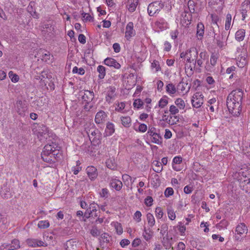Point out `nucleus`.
<instances>
[{
    "mask_svg": "<svg viewBox=\"0 0 250 250\" xmlns=\"http://www.w3.org/2000/svg\"><path fill=\"white\" fill-rule=\"evenodd\" d=\"M218 57L216 54H212L210 58V63L212 66L216 64Z\"/></svg>",
    "mask_w": 250,
    "mask_h": 250,
    "instance_id": "56",
    "label": "nucleus"
},
{
    "mask_svg": "<svg viewBox=\"0 0 250 250\" xmlns=\"http://www.w3.org/2000/svg\"><path fill=\"white\" fill-rule=\"evenodd\" d=\"M182 162V158L181 156H176L175 157L172 161V168L173 169L176 171H178L176 167L174 166L175 164H180Z\"/></svg>",
    "mask_w": 250,
    "mask_h": 250,
    "instance_id": "33",
    "label": "nucleus"
},
{
    "mask_svg": "<svg viewBox=\"0 0 250 250\" xmlns=\"http://www.w3.org/2000/svg\"><path fill=\"white\" fill-rule=\"evenodd\" d=\"M52 156L53 157L52 154L47 153L44 152H42L41 153V157L43 161L50 164L55 162V161L52 159Z\"/></svg>",
    "mask_w": 250,
    "mask_h": 250,
    "instance_id": "18",
    "label": "nucleus"
},
{
    "mask_svg": "<svg viewBox=\"0 0 250 250\" xmlns=\"http://www.w3.org/2000/svg\"><path fill=\"white\" fill-rule=\"evenodd\" d=\"M134 35L133 23L132 22H129L126 26L125 37L130 38Z\"/></svg>",
    "mask_w": 250,
    "mask_h": 250,
    "instance_id": "17",
    "label": "nucleus"
},
{
    "mask_svg": "<svg viewBox=\"0 0 250 250\" xmlns=\"http://www.w3.org/2000/svg\"><path fill=\"white\" fill-rule=\"evenodd\" d=\"M65 250H78V242L74 239L67 241L64 244Z\"/></svg>",
    "mask_w": 250,
    "mask_h": 250,
    "instance_id": "9",
    "label": "nucleus"
},
{
    "mask_svg": "<svg viewBox=\"0 0 250 250\" xmlns=\"http://www.w3.org/2000/svg\"><path fill=\"white\" fill-rule=\"evenodd\" d=\"M166 91L170 94H173L176 92V88L172 83H169L166 86Z\"/></svg>",
    "mask_w": 250,
    "mask_h": 250,
    "instance_id": "28",
    "label": "nucleus"
},
{
    "mask_svg": "<svg viewBox=\"0 0 250 250\" xmlns=\"http://www.w3.org/2000/svg\"><path fill=\"white\" fill-rule=\"evenodd\" d=\"M243 92L240 89L232 91L228 96L226 104L229 111L234 116L238 117L242 111Z\"/></svg>",
    "mask_w": 250,
    "mask_h": 250,
    "instance_id": "1",
    "label": "nucleus"
},
{
    "mask_svg": "<svg viewBox=\"0 0 250 250\" xmlns=\"http://www.w3.org/2000/svg\"><path fill=\"white\" fill-rule=\"evenodd\" d=\"M151 67L153 68H155L156 69V71H158L161 69L159 62L156 60H154L151 63Z\"/></svg>",
    "mask_w": 250,
    "mask_h": 250,
    "instance_id": "52",
    "label": "nucleus"
},
{
    "mask_svg": "<svg viewBox=\"0 0 250 250\" xmlns=\"http://www.w3.org/2000/svg\"><path fill=\"white\" fill-rule=\"evenodd\" d=\"M9 76L11 78L12 82L16 83L19 80V77L18 75L14 73L12 71H10L9 72Z\"/></svg>",
    "mask_w": 250,
    "mask_h": 250,
    "instance_id": "40",
    "label": "nucleus"
},
{
    "mask_svg": "<svg viewBox=\"0 0 250 250\" xmlns=\"http://www.w3.org/2000/svg\"><path fill=\"white\" fill-rule=\"evenodd\" d=\"M91 234L94 237L100 235L101 232L96 227H93L90 230Z\"/></svg>",
    "mask_w": 250,
    "mask_h": 250,
    "instance_id": "43",
    "label": "nucleus"
},
{
    "mask_svg": "<svg viewBox=\"0 0 250 250\" xmlns=\"http://www.w3.org/2000/svg\"><path fill=\"white\" fill-rule=\"evenodd\" d=\"M155 25L161 30H164L167 28V24L163 19H161L155 22Z\"/></svg>",
    "mask_w": 250,
    "mask_h": 250,
    "instance_id": "25",
    "label": "nucleus"
},
{
    "mask_svg": "<svg viewBox=\"0 0 250 250\" xmlns=\"http://www.w3.org/2000/svg\"><path fill=\"white\" fill-rule=\"evenodd\" d=\"M109 185L110 187L117 191H119L122 188L123 184L121 181L116 179H112Z\"/></svg>",
    "mask_w": 250,
    "mask_h": 250,
    "instance_id": "15",
    "label": "nucleus"
},
{
    "mask_svg": "<svg viewBox=\"0 0 250 250\" xmlns=\"http://www.w3.org/2000/svg\"><path fill=\"white\" fill-rule=\"evenodd\" d=\"M164 6V3L155 1L149 4L147 7V12L150 16H153L158 13Z\"/></svg>",
    "mask_w": 250,
    "mask_h": 250,
    "instance_id": "3",
    "label": "nucleus"
},
{
    "mask_svg": "<svg viewBox=\"0 0 250 250\" xmlns=\"http://www.w3.org/2000/svg\"><path fill=\"white\" fill-rule=\"evenodd\" d=\"M115 131L114 126L113 124L108 122L105 129V133L107 136L111 135Z\"/></svg>",
    "mask_w": 250,
    "mask_h": 250,
    "instance_id": "24",
    "label": "nucleus"
},
{
    "mask_svg": "<svg viewBox=\"0 0 250 250\" xmlns=\"http://www.w3.org/2000/svg\"><path fill=\"white\" fill-rule=\"evenodd\" d=\"M156 216L158 218H162L163 216V212L161 207H157L155 209Z\"/></svg>",
    "mask_w": 250,
    "mask_h": 250,
    "instance_id": "48",
    "label": "nucleus"
},
{
    "mask_svg": "<svg viewBox=\"0 0 250 250\" xmlns=\"http://www.w3.org/2000/svg\"><path fill=\"white\" fill-rule=\"evenodd\" d=\"M188 7L190 13H193L195 11V3L193 0H189L188 1Z\"/></svg>",
    "mask_w": 250,
    "mask_h": 250,
    "instance_id": "44",
    "label": "nucleus"
},
{
    "mask_svg": "<svg viewBox=\"0 0 250 250\" xmlns=\"http://www.w3.org/2000/svg\"><path fill=\"white\" fill-rule=\"evenodd\" d=\"M115 90H116V88L114 87H112V86H110L109 88H108V91H107V95H108V96L110 97H115V96H116V94H115Z\"/></svg>",
    "mask_w": 250,
    "mask_h": 250,
    "instance_id": "46",
    "label": "nucleus"
},
{
    "mask_svg": "<svg viewBox=\"0 0 250 250\" xmlns=\"http://www.w3.org/2000/svg\"><path fill=\"white\" fill-rule=\"evenodd\" d=\"M82 15L83 18V20L85 22H86L87 21H93V18L88 13L83 12L82 14Z\"/></svg>",
    "mask_w": 250,
    "mask_h": 250,
    "instance_id": "39",
    "label": "nucleus"
},
{
    "mask_svg": "<svg viewBox=\"0 0 250 250\" xmlns=\"http://www.w3.org/2000/svg\"><path fill=\"white\" fill-rule=\"evenodd\" d=\"M192 191L193 188L190 185H187L184 188V191L186 194H190Z\"/></svg>",
    "mask_w": 250,
    "mask_h": 250,
    "instance_id": "57",
    "label": "nucleus"
},
{
    "mask_svg": "<svg viewBox=\"0 0 250 250\" xmlns=\"http://www.w3.org/2000/svg\"><path fill=\"white\" fill-rule=\"evenodd\" d=\"M106 166L111 169H114L116 167V165L114 162L111 159H108L106 162Z\"/></svg>",
    "mask_w": 250,
    "mask_h": 250,
    "instance_id": "47",
    "label": "nucleus"
},
{
    "mask_svg": "<svg viewBox=\"0 0 250 250\" xmlns=\"http://www.w3.org/2000/svg\"><path fill=\"white\" fill-rule=\"evenodd\" d=\"M0 195L4 199H8L11 197V193L7 187H4L0 190Z\"/></svg>",
    "mask_w": 250,
    "mask_h": 250,
    "instance_id": "20",
    "label": "nucleus"
},
{
    "mask_svg": "<svg viewBox=\"0 0 250 250\" xmlns=\"http://www.w3.org/2000/svg\"><path fill=\"white\" fill-rule=\"evenodd\" d=\"M169 112L172 115H175L179 112L178 108L174 105H172L169 107Z\"/></svg>",
    "mask_w": 250,
    "mask_h": 250,
    "instance_id": "53",
    "label": "nucleus"
},
{
    "mask_svg": "<svg viewBox=\"0 0 250 250\" xmlns=\"http://www.w3.org/2000/svg\"><path fill=\"white\" fill-rule=\"evenodd\" d=\"M204 96L200 92H197L193 95L191 99L192 105L194 107L199 108L203 104Z\"/></svg>",
    "mask_w": 250,
    "mask_h": 250,
    "instance_id": "6",
    "label": "nucleus"
},
{
    "mask_svg": "<svg viewBox=\"0 0 250 250\" xmlns=\"http://www.w3.org/2000/svg\"><path fill=\"white\" fill-rule=\"evenodd\" d=\"M34 5V2H30L29 5L27 7V11L34 18H39V14L33 8V6Z\"/></svg>",
    "mask_w": 250,
    "mask_h": 250,
    "instance_id": "23",
    "label": "nucleus"
},
{
    "mask_svg": "<svg viewBox=\"0 0 250 250\" xmlns=\"http://www.w3.org/2000/svg\"><path fill=\"white\" fill-rule=\"evenodd\" d=\"M248 230L247 227L244 223H242L238 225L235 229L236 233L235 235V239L237 241H241L243 239V235L244 234H246Z\"/></svg>",
    "mask_w": 250,
    "mask_h": 250,
    "instance_id": "4",
    "label": "nucleus"
},
{
    "mask_svg": "<svg viewBox=\"0 0 250 250\" xmlns=\"http://www.w3.org/2000/svg\"><path fill=\"white\" fill-rule=\"evenodd\" d=\"M168 104V101L167 99L162 98L159 102V106L161 108H164Z\"/></svg>",
    "mask_w": 250,
    "mask_h": 250,
    "instance_id": "54",
    "label": "nucleus"
},
{
    "mask_svg": "<svg viewBox=\"0 0 250 250\" xmlns=\"http://www.w3.org/2000/svg\"><path fill=\"white\" fill-rule=\"evenodd\" d=\"M27 245L30 247H36L40 246H47V244H45L44 243L38 239H28L26 240Z\"/></svg>",
    "mask_w": 250,
    "mask_h": 250,
    "instance_id": "13",
    "label": "nucleus"
},
{
    "mask_svg": "<svg viewBox=\"0 0 250 250\" xmlns=\"http://www.w3.org/2000/svg\"><path fill=\"white\" fill-rule=\"evenodd\" d=\"M214 33V39L216 41L217 46L220 48L223 47L224 46V41L225 40L226 32H222L221 35Z\"/></svg>",
    "mask_w": 250,
    "mask_h": 250,
    "instance_id": "7",
    "label": "nucleus"
},
{
    "mask_svg": "<svg viewBox=\"0 0 250 250\" xmlns=\"http://www.w3.org/2000/svg\"><path fill=\"white\" fill-rule=\"evenodd\" d=\"M108 190L107 188H104L102 189L100 195L102 197L107 198L108 197Z\"/></svg>",
    "mask_w": 250,
    "mask_h": 250,
    "instance_id": "60",
    "label": "nucleus"
},
{
    "mask_svg": "<svg viewBox=\"0 0 250 250\" xmlns=\"http://www.w3.org/2000/svg\"><path fill=\"white\" fill-rule=\"evenodd\" d=\"M146 218L149 226L151 227H153L155 223L153 215L150 213H148L146 215Z\"/></svg>",
    "mask_w": 250,
    "mask_h": 250,
    "instance_id": "29",
    "label": "nucleus"
},
{
    "mask_svg": "<svg viewBox=\"0 0 250 250\" xmlns=\"http://www.w3.org/2000/svg\"><path fill=\"white\" fill-rule=\"evenodd\" d=\"M248 9L246 7H242V9H241V14L242 17V20L244 21L245 18H246L247 16V12H248Z\"/></svg>",
    "mask_w": 250,
    "mask_h": 250,
    "instance_id": "61",
    "label": "nucleus"
},
{
    "mask_svg": "<svg viewBox=\"0 0 250 250\" xmlns=\"http://www.w3.org/2000/svg\"><path fill=\"white\" fill-rule=\"evenodd\" d=\"M97 71L99 73V78L101 79H104L105 75V68L103 65H99Z\"/></svg>",
    "mask_w": 250,
    "mask_h": 250,
    "instance_id": "27",
    "label": "nucleus"
},
{
    "mask_svg": "<svg viewBox=\"0 0 250 250\" xmlns=\"http://www.w3.org/2000/svg\"><path fill=\"white\" fill-rule=\"evenodd\" d=\"M104 63L110 67H113L116 69H120L121 64L114 59L112 58H107L104 61Z\"/></svg>",
    "mask_w": 250,
    "mask_h": 250,
    "instance_id": "12",
    "label": "nucleus"
},
{
    "mask_svg": "<svg viewBox=\"0 0 250 250\" xmlns=\"http://www.w3.org/2000/svg\"><path fill=\"white\" fill-rule=\"evenodd\" d=\"M38 226L40 229H46L49 226V223L47 220L40 221L38 223Z\"/></svg>",
    "mask_w": 250,
    "mask_h": 250,
    "instance_id": "38",
    "label": "nucleus"
},
{
    "mask_svg": "<svg viewBox=\"0 0 250 250\" xmlns=\"http://www.w3.org/2000/svg\"><path fill=\"white\" fill-rule=\"evenodd\" d=\"M144 104V102L140 99H137L134 100L133 103V106L139 109Z\"/></svg>",
    "mask_w": 250,
    "mask_h": 250,
    "instance_id": "41",
    "label": "nucleus"
},
{
    "mask_svg": "<svg viewBox=\"0 0 250 250\" xmlns=\"http://www.w3.org/2000/svg\"><path fill=\"white\" fill-rule=\"evenodd\" d=\"M86 171L87 175L91 180H94L98 176L97 168L93 166H89L87 167Z\"/></svg>",
    "mask_w": 250,
    "mask_h": 250,
    "instance_id": "11",
    "label": "nucleus"
},
{
    "mask_svg": "<svg viewBox=\"0 0 250 250\" xmlns=\"http://www.w3.org/2000/svg\"><path fill=\"white\" fill-rule=\"evenodd\" d=\"M172 239V237H169L167 235L166 237L163 238V240L162 241V243L163 246L166 247H170L171 245V240Z\"/></svg>",
    "mask_w": 250,
    "mask_h": 250,
    "instance_id": "31",
    "label": "nucleus"
},
{
    "mask_svg": "<svg viewBox=\"0 0 250 250\" xmlns=\"http://www.w3.org/2000/svg\"><path fill=\"white\" fill-rule=\"evenodd\" d=\"M42 32L44 36L50 37L54 34V27L50 24H44L42 26Z\"/></svg>",
    "mask_w": 250,
    "mask_h": 250,
    "instance_id": "8",
    "label": "nucleus"
},
{
    "mask_svg": "<svg viewBox=\"0 0 250 250\" xmlns=\"http://www.w3.org/2000/svg\"><path fill=\"white\" fill-rule=\"evenodd\" d=\"M167 212L168 218L171 220H174L176 218V215L175 212L171 207L167 208Z\"/></svg>",
    "mask_w": 250,
    "mask_h": 250,
    "instance_id": "37",
    "label": "nucleus"
},
{
    "mask_svg": "<svg viewBox=\"0 0 250 250\" xmlns=\"http://www.w3.org/2000/svg\"><path fill=\"white\" fill-rule=\"evenodd\" d=\"M60 147H59L55 143L52 142L51 144H47L43 148L42 152L49 154H52L53 157L56 159L59 154Z\"/></svg>",
    "mask_w": 250,
    "mask_h": 250,
    "instance_id": "5",
    "label": "nucleus"
},
{
    "mask_svg": "<svg viewBox=\"0 0 250 250\" xmlns=\"http://www.w3.org/2000/svg\"><path fill=\"white\" fill-rule=\"evenodd\" d=\"M121 121L122 125L125 127H129L131 125V119L129 116H122Z\"/></svg>",
    "mask_w": 250,
    "mask_h": 250,
    "instance_id": "19",
    "label": "nucleus"
},
{
    "mask_svg": "<svg viewBox=\"0 0 250 250\" xmlns=\"http://www.w3.org/2000/svg\"><path fill=\"white\" fill-rule=\"evenodd\" d=\"M198 57V52L196 48L192 47L188 50L187 52V62L190 63L189 66L187 64V66L190 68L191 73L195 68L196 59Z\"/></svg>",
    "mask_w": 250,
    "mask_h": 250,
    "instance_id": "2",
    "label": "nucleus"
},
{
    "mask_svg": "<svg viewBox=\"0 0 250 250\" xmlns=\"http://www.w3.org/2000/svg\"><path fill=\"white\" fill-rule=\"evenodd\" d=\"M153 200L151 196H147L145 200V203L147 207H150L152 205Z\"/></svg>",
    "mask_w": 250,
    "mask_h": 250,
    "instance_id": "55",
    "label": "nucleus"
},
{
    "mask_svg": "<svg viewBox=\"0 0 250 250\" xmlns=\"http://www.w3.org/2000/svg\"><path fill=\"white\" fill-rule=\"evenodd\" d=\"M153 166V170L157 172L160 173L163 170V167L161 163L158 161L155 160L152 162Z\"/></svg>",
    "mask_w": 250,
    "mask_h": 250,
    "instance_id": "22",
    "label": "nucleus"
},
{
    "mask_svg": "<svg viewBox=\"0 0 250 250\" xmlns=\"http://www.w3.org/2000/svg\"><path fill=\"white\" fill-rule=\"evenodd\" d=\"M89 210H91L92 212H97V208H99V206L96 204L95 203L93 202L91 204H90L89 206Z\"/></svg>",
    "mask_w": 250,
    "mask_h": 250,
    "instance_id": "51",
    "label": "nucleus"
},
{
    "mask_svg": "<svg viewBox=\"0 0 250 250\" xmlns=\"http://www.w3.org/2000/svg\"><path fill=\"white\" fill-rule=\"evenodd\" d=\"M157 133L156 132V129L154 127H149L148 130L147 132V136L149 137H151L152 136H156V134Z\"/></svg>",
    "mask_w": 250,
    "mask_h": 250,
    "instance_id": "42",
    "label": "nucleus"
},
{
    "mask_svg": "<svg viewBox=\"0 0 250 250\" xmlns=\"http://www.w3.org/2000/svg\"><path fill=\"white\" fill-rule=\"evenodd\" d=\"M129 244V240L126 239H123L120 242V245L123 248H124L125 246L128 245Z\"/></svg>",
    "mask_w": 250,
    "mask_h": 250,
    "instance_id": "63",
    "label": "nucleus"
},
{
    "mask_svg": "<svg viewBox=\"0 0 250 250\" xmlns=\"http://www.w3.org/2000/svg\"><path fill=\"white\" fill-rule=\"evenodd\" d=\"M50 54L49 52L47 51H45V53H42V60H44L45 61H47V60H50Z\"/></svg>",
    "mask_w": 250,
    "mask_h": 250,
    "instance_id": "58",
    "label": "nucleus"
},
{
    "mask_svg": "<svg viewBox=\"0 0 250 250\" xmlns=\"http://www.w3.org/2000/svg\"><path fill=\"white\" fill-rule=\"evenodd\" d=\"M174 193L173 189L172 188H167L165 191V195L167 197L173 195Z\"/></svg>",
    "mask_w": 250,
    "mask_h": 250,
    "instance_id": "49",
    "label": "nucleus"
},
{
    "mask_svg": "<svg viewBox=\"0 0 250 250\" xmlns=\"http://www.w3.org/2000/svg\"><path fill=\"white\" fill-rule=\"evenodd\" d=\"M142 214L140 211H136L134 214V218L137 222H139L141 220Z\"/></svg>",
    "mask_w": 250,
    "mask_h": 250,
    "instance_id": "59",
    "label": "nucleus"
},
{
    "mask_svg": "<svg viewBox=\"0 0 250 250\" xmlns=\"http://www.w3.org/2000/svg\"><path fill=\"white\" fill-rule=\"evenodd\" d=\"M206 56V54L205 52H202L199 54L200 59H196V63L199 66H201L202 64H203V61L202 59H204L205 57Z\"/></svg>",
    "mask_w": 250,
    "mask_h": 250,
    "instance_id": "45",
    "label": "nucleus"
},
{
    "mask_svg": "<svg viewBox=\"0 0 250 250\" xmlns=\"http://www.w3.org/2000/svg\"><path fill=\"white\" fill-rule=\"evenodd\" d=\"M231 22V15L230 14H228L226 16L225 28L226 30L229 29L230 27Z\"/></svg>",
    "mask_w": 250,
    "mask_h": 250,
    "instance_id": "32",
    "label": "nucleus"
},
{
    "mask_svg": "<svg viewBox=\"0 0 250 250\" xmlns=\"http://www.w3.org/2000/svg\"><path fill=\"white\" fill-rule=\"evenodd\" d=\"M138 4V0H127L126 7L130 12H133L136 10Z\"/></svg>",
    "mask_w": 250,
    "mask_h": 250,
    "instance_id": "16",
    "label": "nucleus"
},
{
    "mask_svg": "<svg viewBox=\"0 0 250 250\" xmlns=\"http://www.w3.org/2000/svg\"><path fill=\"white\" fill-rule=\"evenodd\" d=\"M143 236L144 239L146 241H148L151 239L152 237V232L150 229L146 230V228H145Z\"/></svg>",
    "mask_w": 250,
    "mask_h": 250,
    "instance_id": "30",
    "label": "nucleus"
},
{
    "mask_svg": "<svg viewBox=\"0 0 250 250\" xmlns=\"http://www.w3.org/2000/svg\"><path fill=\"white\" fill-rule=\"evenodd\" d=\"M204 25L201 23H198L197 26V36L202 37L204 34Z\"/></svg>",
    "mask_w": 250,
    "mask_h": 250,
    "instance_id": "26",
    "label": "nucleus"
},
{
    "mask_svg": "<svg viewBox=\"0 0 250 250\" xmlns=\"http://www.w3.org/2000/svg\"><path fill=\"white\" fill-rule=\"evenodd\" d=\"M242 7H246L250 10V0H245L241 4Z\"/></svg>",
    "mask_w": 250,
    "mask_h": 250,
    "instance_id": "62",
    "label": "nucleus"
},
{
    "mask_svg": "<svg viewBox=\"0 0 250 250\" xmlns=\"http://www.w3.org/2000/svg\"><path fill=\"white\" fill-rule=\"evenodd\" d=\"M175 104L180 109H183L185 107V103L184 100L181 98L177 99L175 101Z\"/></svg>",
    "mask_w": 250,
    "mask_h": 250,
    "instance_id": "35",
    "label": "nucleus"
},
{
    "mask_svg": "<svg viewBox=\"0 0 250 250\" xmlns=\"http://www.w3.org/2000/svg\"><path fill=\"white\" fill-rule=\"evenodd\" d=\"M245 30L243 29L238 30L235 33V39L238 42L242 41L245 36Z\"/></svg>",
    "mask_w": 250,
    "mask_h": 250,
    "instance_id": "21",
    "label": "nucleus"
},
{
    "mask_svg": "<svg viewBox=\"0 0 250 250\" xmlns=\"http://www.w3.org/2000/svg\"><path fill=\"white\" fill-rule=\"evenodd\" d=\"M151 137H152L151 141L153 143L158 145L161 144L162 143L161 140L162 139V138L159 134L156 133V136H152Z\"/></svg>",
    "mask_w": 250,
    "mask_h": 250,
    "instance_id": "36",
    "label": "nucleus"
},
{
    "mask_svg": "<svg viewBox=\"0 0 250 250\" xmlns=\"http://www.w3.org/2000/svg\"><path fill=\"white\" fill-rule=\"evenodd\" d=\"M82 100L87 104H90L94 97V94L92 91L85 90L84 92H81Z\"/></svg>",
    "mask_w": 250,
    "mask_h": 250,
    "instance_id": "10",
    "label": "nucleus"
},
{
    "mask_svg": "<svg viewBox=\"0 0 250 250\" xmlns=\"http://www.w3.org/2000/svg\"><path fill=\"white\" fill-rule=\"evenodd\" d=\"M42 127H41V128H42V131L39 130L38 132L37 135L39 138L40 137V136H41V137L43 136L44 138H45V136H44L45 135H48L47 128L45 126H44L43 125H42Z\"/></svg>",
    "mask_w": 250,
    "mask_h": 250,
    "instance_id": "34",
    "label": "nucleus"
},
{
    "mask_svg": "<svg viewBox=\"0 0 250 250\" xmlns=\"http://www.w3.org/2000/svg\"><path fill=\"white\" fill-rule=\"evenodd\" d=\"M101 238L104 243L109 242L110 237L109 235L106 233H104L101 235Z\"/></svg>",
    "mask_w": 250,
    "mask_h": 250,
    "instance_id": "50",
    "label": "nucleus"
},
{
    "mask_svg": "<svg viewBox=\"0 0 250 250\" xmlns=\"http://www.w3.org/2000/svg\"><path fill=\"white\" fill-rule=\"evenodd\" d=\"M141 243V241L139 238L135 239L132 242V246L133 247H138Z\"/></svg>",
    "mask_w": 250,
    "mask_h": 250,
    "instance_id": "64",
    "label": "nucleus"
},
{
    "mask_svg": "<svg viewBox=\"0 0 250 250\" xmlns=\"http://www.w3.org/2000/svg\"><path fill=\"white\" fill-rule=\"evenodd\" d=\"M107 115L106 113L103 110H101L97 113L95 121L96 124H101L105 121V118H106Z\"/></svg>",
    "mask_w": 250,
    "mask_h": 250,
    "instance_id": "14",
    "label": "nucleus"
}]
</instances>
